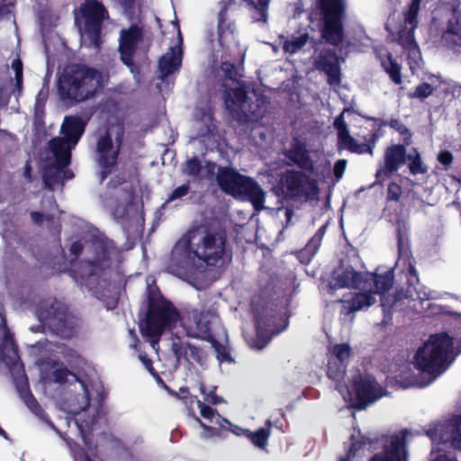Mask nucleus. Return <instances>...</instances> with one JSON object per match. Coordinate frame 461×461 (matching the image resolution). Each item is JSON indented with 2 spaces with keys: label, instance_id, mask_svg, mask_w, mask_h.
I'll return each mask as SVG.
<instances>
[{
  "label": "nucleus",
  "instance_id": "obj_1",
  "mask_svg": "<svg viewBox=\"0 0 461 461\" xmlns=\"http://www.w3.org/2000/svg\"><path fill=\"white\" fill-rule=\"evenodd\" d=\"M101 86V74L96 68L71 64L59 77L57 92L63 103L75 104L93 98Z\"/></svg>",
  "mask_w": 461,
  "mask_h": 461
},
{
  "label": "nucleus",
  "instance_id": "obj_2",
  "mask_svg": "<svg viewBox=\"0 0 461 461\" xmlns=\"http://www.w3.org/2000/svg\"><path fill=\"white\" fill-rule=\"evenodd\" d=\"M147 293V312L140 330L153 344L158 343L163 332L176 327L182 314L171 301L163 296L158 286H148Z\"/></svg>",
  "mask_w": 461,
  "mask_h": 461
},
{
  "label": "nucleus",
  "instance_id": "obj_3",
  "mask_svg": "<svg viewBox=\"0 0 461 461\" xmlns=\"http://www.w3.org/2000/svg\"><path fill=\"white\" fill-rule=\"evenodd\" d=\"M451 339L445 333L430 338L415 353L411 365L428 378L431 384L449 366L453 358L450 357Z\"/></svg>",
  "mask_w": 461,
  "mask_h": 461
},
{
  "label": "nucleus",
  "instance_id": "obj_4",
  "mask_svg": "<svg viewBox=\"0 0 461 461\" xmlns=\"http://www.w3.org/2000/svg\"><path fill=\"white\" fill-rule=\"evenodd\" d=\"M393 269L382 271L377 269L375 273L357 272L348 262L347 258L340 259L339 265L333 269L329 286L336 288H356L371 286L373 284L381 292L384 289H391L393 284Z\"/></svg>",
  "mask_w": 461,
  "mask_h": 461
},
{
  "label": "nucleus",
  "instance_id": "obj_5",
  "mask_svg": "<svg viewBox=\"0 0 461 461\" xmlns=\"http://www.w3.org/2000/svg\"><path fill=\"white\" fill-rule=\"evenodd\" d=\"M215 178L226 194L248 200L257 210L263 208L265 193L252 177L240 174L232 167L218 166Z\"/></svg>",
  "mask_w": 461,
  "mask_h": 461
},
{
  "label": "nucleus",
  "instance_id": "obj_6",
  "mask_svg": "<svg viewBox=\"0 0 461 461\" xmlns=\"http://www.w3.org/2000/svg\"><path fill=\"white\" fill-rule=\"evenodd\" d=\"M218 318L215 303H200L197 308H185L182 324L189 337L207 340L212 339V323Z\"/></svg>",
  "mask_w": 461,
  "mask_h": 461
},
{
  "label": "nucleus",
  "instance_id": "obj_7",
  "mask_svg": "<svg viewBox=\"0 0 461 461\" xmlns=\"http://www.w3.org/2000/svg\"><path fill=\"white\" fill-rule=\"evenodd\" d=\"M272 191L282 198L308 199L310 194H317V180L300 171L286 170L272 187Z\"/></svg>",
  "mask_w": 461,
  "mask_h": 461
},
{
  "label": "nucleus",
  "instance_id": "obj_8",
  "mask_svg": "<svg viewBox=\"0 0 461 461\" xmlns=\"http://www.w3.org/2000/svg\"><path fill=\"white\" fill-rule=\"evenodd\" d=\"M83 34L90 44L99 49L102 44L103 23L109 18L104 4L98 0H86L80 6Z\"/></svg>",
  "mask_w": 461,
  "mask_h": 461
},
{
  "label": "nucleus",
  "instance_id": "obj_9",
  "mask_svg": "<svg viewBox=\"0 0 461 461\" xmlns=\"http://www.w3.org/2000/svg\"><path fill=\"white\" fill-rule=\"evenodd\" d=\"M323 15L321 38L331 45H338L343 40L342 18L344 14L343 0H321Z\"/></svg>",
  "mask_w": 461,
  "mask_h": 461
},
{
  "label": "nucleus",
  "instance_id": "obj_10",
  "mask_svg": "<svg viewBox=\"0 0 461 461\" xmlns=\"http://www.w3.org/2000/svg\"><path fill=\"white\" fill-rule=\"evenodd\" d=\"M226 240L224 237H217L212 233H206L202 241L196 244L194 249V256L209 267H216L230 262L232 258L231 252L226 250Z\"/></svg>",
  "mask_w": 461,
  "mask_h": 461
},
{
  "label": "nucleus",
  "instance_id": "obj_11",
  "mask_svg": "<svg viewBox=\"0 0 461 461\" xmlns=\"http://www.w3.org/2000/svg\"><path fill=\"white\" fill-rule=\"evenodd\" d=\"M384 395H385L384 389L369 375H359L354 379L348 390V401L352 407L357 409H365Z\"/></svg>",
  "mask_w": 461,
  "mask_h": 461
},
{
  "label": "nucleus",
  "instance_id": "obj_12",
  "mask_svg": "<svg viewBox=\"0 0 461 461\" xmlns=\"http://www.w3.org/2000/svg\"><path fill=\"white\" fill-rule=\"evenodd\" d=\"M99 277V273L88 272L86 276L81 277L82 284L92 292L95 298L103 302L107 310H113L118 306L119 289L114 284L104 279L100 280Z\"/></svg>",
  "mask_w": 461,
  "mask_h": 461
},
{
  "label": "nucleus",
  "instance_id": "obj_13",
  "mask_svg": "<svg viewBox=\"0 0 461 461\" xmlns=\"http://www.w3.org/2000/svg\"><path fill=\"white\" fill-rule=\"evenodd\" d=\"M143 40L142 28L132 24L128 29H122L120 32L119 51L121 60L131 72L139 75L140 67L134 62L133 56L136 53L138 44Z\"/></svg>",
  "mask_w": 461,
  "mask_h": 461
},
{
  "label": "nucleus",
  "instance_id": "obj_14",
  "mask_svg": "<svg viewBox=\"0 0 461 461\" xmlns=\"http://www.w3.org/2000/svg\"><path fill=\"white\" fill-rule=\"evenodd\" d=\"M37 313L39 319L57 333H63L67 330L68 310L63 303L56 299L43 302Z\"/></svg>",
  "mask_w": 461,
  "mask_h": 461
},
{
  "label": "nucleus",
  "instance_id": "obj_15",
  "mask_svg": "<svg viewBox=\"0 0 461 461\" xmlns=\"http://www.w3.org/2000/svg\"><path fill=\"white\" fill-rule=\"evenodd\" d=\"M417 23L418 22L414 23L413 26H411V24L406 25L404 21L402 28L399 32L398 37L399 43L402 45L404 52L406 53V59L412 73H415L417 70H419L422 65L420 50L414 40L413 35Z\"/></svg>",
  "mask_w": 461,
  "mask_h": 461
},
{
  "label": "nucleus",
  "instance_id": "obj_16",
  "mask_svg": "<svg viewBox=\"0 0 461 461\" xmlns=\"http://www.w3.org/2000/svg\"><path fill=\"white\" fill-rule=\"evenodd\" d=\"M120 254V250L112 240L100 239L94 243V258L88 261V272L100 273L110 267L113 257Z\"/></svg>",
  "mask_w": 461,
  "mask_h": 461
},
{
  "label": "nucleus",
  "instance_id": "obj_17",
  "mask_svg": "<svg viewBox=\"0 0 461 461\" xmlns=\"http://www.w3.org/2000/svg\"><path fill=\"white\" fill-rule=\"evenodd\" d=\"M359 293H355L349 298L342 301L343 312L348 314L357 311H363L375 304L377 302V295H383L389 289L378 292L377 287L373 284L371 286L356 287Z\"/></svg>",
  "mask_w": 461,
  "mask_h": 461
},
{
  "label": "nucleus",
  "instance_id": "obj_18",
  "mask_svg": "<svg viewBox=\"0 0 461 461\" xmlns=\"http://www.w3.org/2000/svg\"><path fill=\"white\" fill-rule=\"evenodd\" d=\"M328 376L337 382L344 378L346 367L351 357V348L347 343L336 344L330 348Z\"/></svg>",
  "mask_w": 461,
  "mask_h": 461
},
{
  "label": "nucleus",
  "instance_id": "obj_19",
  "mask_svg": "<svg viewBox=\"0 0 461 461\" xmlns=\"http://www.w3.org/2000/svg\"><path fill=\"white\" fill-rule=\"evenodd\" d=\"M434 442L448 444L461 450V416L453 417L444 423L438 424L433 432Z\"/></svg>",
  "mask_w": 461,
  "mask_h": 461
},
{
  "label": "nucleus",
  "instance_id": "obj_20",
  "mask_svg": "<svg viewBox=\"0 0 461 461\" xmlns=\"http://www.w3.org/2000/svg\"><path fill=\"white\" fill-rule=\"evenodd\" d=\"M443 294L418 284L416 286L409 285L404 293H399L396 303L402 299H409V306L416 312L424 310L423 303L430 300H439Z\"/></svg>",
  "mask_w": 461,
  "mask_h": 461
},
{
  "label": "nucleus",
  "instance_id": "obj_21",
  "mask_svg": "<svg viewBox=\"0 0 461 461\" xmlns=\"http://www.w3.org/2000/svg\"><path fill=\"white\" fill-rule=\"evenodd\" d=\"M122 136L123 131L116 137V147H114L112 136L107 130L99 136L96 142V160L98 164L108 166L111 165L110 162L117 163Z\"/></svg>",
  "mask_w": 461,
  "mask_h": 461
},
{
  "label": "nucleus",
  "instance_id": "obj_22",
  "mask_svg": "<svg viewBox=\"0 0 461 461\" xmlns=\"http://www.w3.org/2000/svg\"><path fill=\"white\" fill-rule=\"evenodd\" d=\"M345 112L341 113L334 121V127L337 130L338 140L340 146L358 154L368 152L373 153V146L366 140L358 142L349 135L347 124L344 121Z\"/></svg>",
  "mask_w": 461,
  "mask_h": 461
},
{
  "label": "nucleus",
  "instance_id": "obj_23",
  "mask_svg": "<svg viewBox=\"0 0 461 461\" xmlns=\"http://www.w3.org/2000/svg\"><path fill=\"white\" fill-rule=\"evenodd\" d=\"M370 461H407L404 436H391L383 452L376 454Z\"/></svg>",
  "mask_w": 461,
  "mask_h": 461
},
{
  "label": "nucleus",
  "instance_id": "obj_24",
  "mask_svg": "<svg viewBox=\"0 0 461 461\" xmlns=\"http://www.w3.org/2000/svg\"><path fill=\"white\" fill-rule=\"evenodd\" d=\"M405 149L402 145H393L385 150L384 166L376 172V178L384 181L405 162Z\"/></svg>",
  "mask_w": 461,
  "mask_h": 461
},
{
  "label": "nucleus",
  "instance_id": "obj_25",
  "mask_svg": "<svg viewBox=\"0 0 461 461\" xmlns=\"http://www.w3.org/2000/svg\"><path fill=\"white\" fill-rule=\"evenodd\" d=\"M441 44L456 52H461V14L454 11L447 29L441 37Z\"/></svg>",
  "mask_w": 461,
  "mask_h": 461
},
{
  "label": "nucleus",
  "instance_id": "obj_26",
  "mask_svg": "<svg viewBox=\"0 0 461 461\" xmlns=\"http://www.w3.org/2000/svg\"><path fill=\"white\" fill-rule=\"evenodd\" d=\"M86 121L80 116H65L60 128V132L63 135L62 138L73 146H77L86 131Z\"/></svg>",
  "mask_w": 461,
  "mask_h": 461
},
{
  "label": "nucleus",
  "instance_id": "obj_27",
  "mask_svg": "<svg viewBox=\"0 0 461 461\" xmlns=\"http://www.w3.org/2000/svg\"><path fill=\"white\" fill-rule=\"evenodd\" d=\"M256 337L251 347L257 349L264 348L271 340L272 337L277 335L281 330L271 324V319L258 316L256 318Z\"/></svg>",
  "mask_w": 461,
  "mask_h": 461
},
{
  "label": "nucleus",
  "instance_id": "obj_28",
  "mask_svg": "<svg viewBox=\"0 0 461 461\" xmlns=\"http://www.w3.org/2000/svg\"><path fill=\"white\" fill-rule=\"evenodd\" d=\"M75 147L61 137L52 138L49 141V148L55 158L54 164L58 167L66 168L71 163V150Z\"/></svg>",
  "mask_w": 461,
  "mask_h": 461
},
{
  "label": "nucleus",
  "instance_id": "obj_29",
  "mask_svg": "<svg viewBox=\"0 0 461 461\" xmlns=\"http://www.w3.org/2000/svg\"><path fill=\"white\" fill-rule=\"evenodd\" d=\"M285 157L300 168L312 172L313 164L306 145L297 138L293 140L290 149L285 152Z\"/></svg>",
  "mask_w": 461,
  "mask_h": 461
},
{
  "label": "nucleus",
  "instance_id": "obj_30",
  "mask_svg": "<svg viewBox=\"0 0 461 461\" xmlns=\"http://www.w3.org/2000/svg\"><path fill=\"white\" fill-rule=\"evenodd\" d=\"M170 53L164 54L158 61L161 78H165L178 70L182 62V50L176 47L170 49Z\"/></svg>",
  "mask_w": 461,
  "mask_h": 461
},
{
  "label": "nucleus",
  "instance_id": "obj_31",
  "mask_svg": "<svg viewBox=\"0 0 461 461\" xmlns=\"http://www.w3.org/2000/svg\"><path fill=\"white\" fill-rule=\"evenodd\" d=\"M321 67V70L327 76L328 83L330 86H338L340 82V71L339 67L338 57L334 53H329L325 57H321L319 60V68Z\"/></svg>",
  "mask_w": 461,
  "mask_h": 461
},
{
  "label": "nucleus",
  "instance_id": "obj_32",
  "mask_svg": "<svg viewBox=\"0 0 461 461\" xmlns=\"http://www.w3.org/2000/svg\"><path fill=\"white\" fill-rule=\"evenodd\" d=\"M396 377L397 382L402 387H425L430 384L425 375H422L419 371H416V373L412 371L410 365L402 366L400 370V374Z\"/></svg>",
  "mask_w": 461,
  "mask_h": 461
},
{
  "label": "nucleus",
  "instance_id": "obj_33",
  "mask_svg": "<svg viewBox=\"0 0 461 461\" xmlns=\"http://www.w3.org/2000/svg\"><path fill=\"white\" fill-rule=\"evenodd\" d=\"M309 40L307 29H299L283 41L282 49L284 52L293 55L303 50Z\"/></svg>",
  "mask_w": 461,
  "mask_h": 461
},
{
  "label": "nucleus",
  "instance_id": "obj_34",
  "mask_svg": "<svg viewBox=\"0 0 461 461\" xmlns=\"http://www.w3.org/2000/svg\"><path fill=\"white\" fill-rule=\"evenodd\" d=\"M322 170L321 175L323 178V182L327 184L328 187L334 186L339 179L343 176V174L346 170L347 160L346 159H339L331 170V163L330 161H326L321 164Z\"/></svg>",
  "mask_w": 461,
  "mask_h": 461
},
{
  "label": "nucleus",
  "instance_id": "obj_35",
  "mask_svg": "<svg viewBox=\"0 0 461 461\" xmlns=\"http://www.w3.org/2000/svg\"><path fill=\"white\" fill-rule=\"evenodd\" d=\"M19 395L26 407L38 418L44 419L47 415L37 399L32 394L28 384L17 387Z\"/></svg>",
  "mask_w": 461,
  "mask_h": 461
},
{
  "label": "nucleus",
  "instance_id": "obj_36",
  "mask_svg": "<svg viewBox=\"0 0 461 461\" xmlns=\"http://www.w3.org/2000/svg\"><path fill=\"white\" fill-rule=\"evenodd\" d=\"M224 104L228 109L238 110L241 109L246 104L248 99V92L242 87H235L231 92H225L224 94Z\"/></svg>",
  "mask_w": 461,
  "mask_h": 461
},
{
  "label": "nucleus",
  "instance_id": "obj_37",
  "mask_svg": "<svg viewBox=\"0 0 461 461\" xmlns=\"http://www.w3.org/2000/svg\"><path fill=\"white\" fill-rule=\"evenodd\" d=\"M247 2L254 22L267 23L270 0H244Z\"/></svg>",
  "mask_w": 461,
  "mask_h": 461
},
{
  "label": "nucleus",
  "instance_id": "obj_38",
  "mask_svg": "<svg viewBox=\"0 0 461 461\" xmlns=\"http://www.w3.org/2000/svg\"><path fill=\"white\" fill-rule=\"evenodd\" d=\"M266 425L267 428H259L256 431H247L248 436L247 438H249L251 443L258 447L259 449H266L268 442V438L270 437V428L272 426L271 420H267L266 422Z\"/></svg>",
  "mask_w": 461,
  "mask_h": 461
},
{
  "label": "nucleus",
  "instance_id": "obj_39",
  "mask_svg": "<svg viewBox=\"0 0 461 461\" xmlns=\"http://www.w3.org/2000/svg\"><path fill=\"white\" fill-rule=\"evenodd\" d=\"M62 169L58 167L56 164L50 165L44 169L42 180L45 188L53 190L57 185L62 183Z\"/></svg>",
  "mask_w": 461,
  "mask_h": 461
},
{
  "label": "nucleus",
  "instance_id": "obj_40",
  "mask_svg": "<svg viewBox=\"0 0 461 461\" xmlns=\"http://www.w3.org/2000/svg\"><path fill=\"white\" fill-rule=\"evenodd\" d=\"M227 16L228 14L221 13L217 15V35L221 46H223L226 38L233 33V23L228 21Z\"/></svg>",
  "mask_w": 461,
  "mask_h": 461
},
{
  "label": "nucleus",
  "instance_id": "obj_41",
  "mask_svg": "<svg viewBox=\"0 0 461 461\" xmlns=\"http://www.w3.org/2000/svg\"><path fill=\"white\" fill-rule=\"evenodd\" d=\"M316 235H314L312 240L308 242V244L297 251L296 256L299 261L302 264L307 265L313 258L315 253L317 252V243L315 242Z\"/></svg>",
  "mask_w": 461,
  "mask_h": 461
},
{
  "label": "nucleus",
  "instance_id": "obj_42",
  "mask_svg": "<svg viewBox=\"0 0 461 461\" xmlns=\"http://www.w3.org/2000/svg\"><path fill=\"white\" fill-rule=\"evenodd\" d=\"M206 341L209 342L212 345V348L215 350L217 354V359L220 362L232 361L229 349L219 340H217L213 335L212 336V339H208Z\"/></svg>",
  "mask_w": 461,
  "mask_h": 461
},
{
  "label": "nucleus",
  "instance_id": "obj_43",
  "mask_svg": "<svg viewBox=\"0 0 461 461\" xmlns=\"http://www.w3.org/2000/svg\"><path fill=\"white\" fill-rule=\"evenodd\" d=\"M183 167V172L193 177H198L203 169V165L196 156L188 158Z\"/></svg>",
  "mask_w": 461,
  "mask_h": 461
},
{
  "label": "nucleus",
  "instance_id": "obj_44",
  "mask_svg": "<svg viewBox=\"0 0 461 461\" xmlns=\"http://www.w3.org/2000/svg\"><path fill=\"white\" fill-rule=\"evenodd\" d=\"M383 66L395 84L399 85L402 83L401 67L396 61L392 59L391 56L386 61L383 62Z\"/></svg>",
  "mask_w": 461,
  "mask_h": 461
},
{
  "label": "nucleus",
  "instance_id": "obj_45",
  "mask_svg": "<svg viewBox=\"0 0 461 461\" xmlns=\"http://www.w3.org/2000/svg\"><path fill=\"white\" fill-rule=\"evenodd\" d=\"M59 348L62 357L70 366H75L80 364L81 357L76 349L67 345H62Z\"/></svg>",
  "mask_w": 461,
  "mask_h": 461
},
{
  "label": "nucleus",
  "instance_id": "obj_46",
  "mask_svg": "<svg viewBox=\"0 0 461 461\" xmlns=\"http://www.w3.org/2000/svg\"><path fill=\"white\" fill-rule=\"evenodd\" d=\"M187 343H184L180 338H176V340H173L171 349L178 364H180L182 360L189 361L187 357Z\"/></svg>",
  "mask_w": 461,
  "mask_h": 461
},
{
  "label": "nucleus",
  "instance_id": "obj_47",
  "mask_svg": "<svg viewBox=\"0 0 461 461\" xmlns=\"http://www.w3.org/2000/svg\"><path fill=\"white\" fill-rule=\"evenodd\" d=\"M0 340L5 346L14 345V335L7 327L6 320L4 313L0 311Z\"/></svg>",
  "mask_w": 461,
  "mask_h": 461
},
{
  "label": "nucleus",
  "instance_id": "obj_48",
  "mask_svg": "<svg viewBox=\"0 0 461 461\" xmlns=\"http://www.w3.org/2000/svg\"><path fill=\"white\" fill-rule=\"evenodd\" d=\"M399 254L400 256L396 267H400L401 264L404 266L407 265L409 273L412 276H416L415 268L411 262L408 252L403 249V240L401 237L399 238Z\"/></svg>",
  "mask_w": 461,
  "mask_h": 461
},
{
  "label": "nucleus",
  "instance_id": "obj_49",
  "mask_svg": "<svg viewBox=\"0 0 461 461\" xmlns=\"http://www.w3.org/2000/svg\"><path fill=\"white\" fill-rule=\"evenodd\" d=\"M421 0H411L409 9L404 13V21L407 24L413 26L417 21V15L420 10V5Z\"/></svg>",
  "mask_w": 461,
  "mask_h": 461
},
{
  "label": "nucleus",
  "instance_id": "obj_50",
  "mask_svg": "<svg viewBox=\"0 0 461 461\" xmlns=\"http://www.w3.org/2000/svg\"><path fill=\"white\" fill-rule=\"evenodd\" d=\"M434 87L429 83H422L419 85L413 93L410 94L411 98L424 99L432 95Z\"/></svg>",
  "mask_w": 461,
  "mask_h": 461
},
{
  "label": "nucleus",
  "instance_id": "obj_51",
  "mask_svg": "<svg viewBox=\"0 0 461 461\" xmlns=\"http://www.w3.org/2000/svg\"><path fill=\"white\" fill-rule=\"evenodd\" d=\"M139 359L144 365L148 372L158 382L163 383V380L159 376L158 373L153 366V361L149 357L146 353H140Z\"/></svg>",
  "mask_w": 461,
  "mask_h": 461
},
{
  "label": "nucleus",
  "instance_id": "obj_52",
  "mask_svg": "<svg viewBox=\"0 0 461 461\" xmlns=\"http://www.w3.org/2000/svg\"><path fill=\"white\" fill-rule=\"evenodd\" d=\"M190 192V185L188 183L184 184L176 188H175L169 194L167 199L166 200V203H169L176 199H180L188 194Z\"/></svg>",
  "mask_w": 461,
  "mask_h": 461
},
{
  "label": "nucleus",
  "instance_id": "obj_53",
  "mask_svg": "<svg viewBox=\"0 0 461 461\" xmlns=\"http://www.w3.org/2000/svg\"><path fill=\"white\" fill-rule=\"evenodd\" d=\"M199 425L203 429V431L201 433V437L204 439H208L214 437H220L221 436V429L211 427L206 425L204 422L202 421L201 419L198 417L195 418Z\"/></svg>",
  "mask_w": 461,
  "mask_h": 461
},
{
  "label": "nucleus",
  "instance_id": "obj_54",
  "mask_svg": "<svg viewBox=\"0 0 461 461\" xmlns=\"http://www.w3.org/2000/svg\"><path fill=\"white\" fill-rule=\"evenodd\" d=\"M408 158L411 160L409 167L413 175L422 174L427 171V168L421 163L420 157L419 154H416L413 158L410 155L408 156Z\"/></svg>",
  "mask_w": 461,
  "mask_h": 461
},
{
  "label": "nucleus",
  "instance_id": "obj_55",
  "mask_svg": "<svg viewBox=\"0 0 461 461\" xmlns=\"http://www.w3.org/2000/svg\"><path fill=\"white\" fill-rule=\"evenodd\" d=\"M52 379L55 383L65 384L68 380V375H73L68 367H60L52 371Z\"/></svg>",
  "mask_w": 461,
  "mask_h": 461
},
{
  "label": "nucleus",
  "instance_id": "obj_56",
  "mask_svg": "<svg viewBox=\"0 0 461 461\" xmlns=\"http://www.w3.org/2000/svg\"><path fill=\"white\" fill-rule=\"evenodd\" d=\"M127 181L128 177L125 172H120L114 175L113 177H111L110 180L107 182L106 185L109 189H116L117 187L126 183Z\"/></svg>",
  "mask_w": 461,
  "mask_h": 461
},
{
  "label": "nucleus",
  "instance_id": "obj_57",
  "mask_svg": "<svg viewBox=\"0 0 461 461\" xmlns=\"http://www.w3.org/2000/svg\"><path fill=\"white\" fill-rule=\"evenodd\" d=\"M30 215L33 223L38 226L41 225L44 221L51 222L54 220V216L52 214H44L36 211L31 212Z\"/></svg>",
  "mask_w": 461,
  "mask_h": 461
},
{
  "label": "nucleus",
  "instance_id": "obj_58",
  "mask_svg": "<svg viewBox=\"0 0 461 461\" xmlns=\"http://www.w3.org/2000/svg\"><path fill=\"white\" fill-rule=\"evenodd\" d=\"M197 406L200 410L201 416L206 420H212L214 415L217 413V411L215 409L212 408L209 405H206L200 400L197 401Z\"/></svg>",
  "mask_w": 461,
  "mask_h": 461
},
{
  "label": "nucleus",
  "instance_id": "obj_59",
  "mask_svg": "<svg viewBox=\"0 0 461 461\" xmlns=\"http://www.w3.org/2000/svg\"><path fill=\"white\" fill-rule=\"evenodd\" d=\"M402 194V187L396 183H391L387 188V199L398 201Z\"/></svg>",
  "mask_w": 461,
  "mask_h": 461
},
{
  "label": "nucleus",
  "instance_id": "obj_60",
  "mask_svg": "<svg viewBox=\"0 0 461 461\" xmlns=\"http://www.w3.org/2000/svg\"><path fill=\"white\" fill-rule=\"evenodd\" d=\"M200 391L204 395V400L212 404H218L222 401V399L216 394L215 390H212L207 393L203 384H201Z\"/></svg>",
  "mask_w": 461,
  "mask_h": 461
},
{
  "label": "nucleus",
  "instance_id": "obj_61",
  "mask_svg": "<svg viewBox=\"0 0 461 461\" xmlns=\"http://www.w3.org/2000/svg\"><path fill=\"white\" fill-rule=\"evenodd\" d=\"M49 97V86L48 83H44L42 87L38 92L36 98H35V104L40 105H46L47 100Z\"/></svg>",
  "mask_w": 461,
  "mask_h": 461
},
{
  "label": "nucleus",
  "instance_id": "obj_62",
  "mask_svg": "<svg viewBox=\"0 0 461 461\" xmlns=\"http://www.w3.org/2000/svg\"><path fill=\"white\" fill-rule=\"evenodd\" d=\"M111 165L105 166L104 164H98L101 167V170L99 172V180L100 184L104 183V180L108 177V176L112 173V170L116 166L117 163H112Z\"/></svg>",
  "mask_w": 461,
  "mask_h": 461
},
{
  "label": "nucleus",
  "instance_id": "obj_63",
  "mask_svg": "<svg viewBox=\"0 0 461 461\" xmlns=\"http://www.w3.org/2000/svg\"><path fill=\"white\" fill-rule=\"evenodd\" d=\"M12 68L14 71V79L23 77V66L22 60L17 58L12 61Z\"/></svg>",
  "mask_w": 461,
  "mask_h": 461
},
{
  "label": "nucleus",
  "instance_id": "obj_64",
  "mask_svg": "<svg viewBox=\"0 0 461 461\" xmlns=\"http://www.w3.org/2000/svg\"><path fill=\"white\" fill-rule=\"evenodd\" d=\"M12 94V91H8L5 86H2L0 87V105L7 106Z\"/></svg>",
  "mask_w": 461,
  "mask_h": 461
}]
</instances>
